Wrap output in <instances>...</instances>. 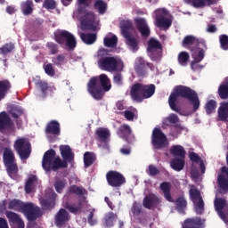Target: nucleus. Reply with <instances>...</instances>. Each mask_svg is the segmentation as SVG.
<instances>
[{
  "label": "nucleus",
  "mask_w": 228,
  "mask_h": 228,
  "mask_svg": "<svg viewBox=\"0 0 228 228\" xmlns=\"http://www.w3.org/2000/svg\"><path fill=\"white\" fill-rule=\"evenodd\" d=\"M179 97L187 99L191 102L193 106L192 111H197L200 107V101L199 100L197 92L186 86H176L169 95L168 104L172 111H175V113H179V115H182L181 107L177 106V98Z\"/></svg>",
  "instance_id": "nucleus-1"
},
{
  "label": "nucleus",
  "mask_w": 228,
  "mask_h": 228,
  "mask_svg": "<svg viewBox=\"0 0 228 228\" xmlns=\"http://www.w3.org/2000/svg\"><path fill=\"white\" fill-rule=\"evenodd\" d=\"M92 0H77V12L79 17L80 27L83 31H97V14L94 11L88 10L90 8V2Z\"/></svg>",
  "instance_id": "nucleus-2"
},
{
  "label": "nucleus",
  "mask_w": 228,
  "mask_h": 228,
  "mask_svg": "<svg viewBox=\"0 0 228 228\" xmlns=\"http://www.w3.org/2000/svg\"><path fill=\"white\" fill-rule=\"evenodd\" d=\"M86 89L94 101H102L104 94L111 90V80L106 74L93 77L87 82Z\"/></svg>",
  "instance_id": "nucleus-3"
},
{
  "label": "nucleus",
  "mask_w": 228,
  "mask_h": 228,
  "mask_svg": "<svg viewBox=\"0 0 228 228\" xmlns=\"http://www.w3.org/2000/svg\"><path fill=\"white\" fill-rule=\"evenodd\" d=\"M42 167L45 172H58L61 168H68L69 163L61 160L60 157H56V151L50 149L45 152L42 160Z\"/></svg>",
  "instance_id": "nucleus-4"
},
{
  "label": "nucleus",
  "mask_w": 228,
  "mask_h": 228,
  "mask_svg": "<svg viewBox=\"0 0 228 228\" xmlns=\"http://www.w3.org/2000/svg\"><path fill=\"white\" fill-rule=\"evenodd\" d=\"M199 44H200L199 38L192 35L186 36L182 42L183 47H185L191 52V56L193 59V61L191 62V67H193V65H197V63H200V61L204 60V56L206 54V50L202 48L200 49Z\"/></svg>",
  "instance_id": "nucleus-5"
},
{
  "label": "nucleus",
  "mask_w": 228,
  "mask_h": 228,
  "mask_svg": "<svg viewBox=\"0 0 228 228\" xmlns=\"http://www.w3.org/2000/svg\"><path fill=\"white\" fill-rule=\"evenodd\" d=\"M154 94H156V86L154 84L136 83L132 86L130 90V97L135 102H143L144 99H151Z\"/></svg>",
  "instance_id": "nucleus-6"
},
{
  "label": "nucleus",
  "mask_w": 228,
  "mask_h": 228,
  "mask_svg": "<svg viewBox=\"0 0 228 228\" xmlns=\"http://www.w3.org/2000/svg\"><path fill=\"white\" fill-rule=\"evenodd\" d=\"M159 188L164 193L166 200H167V202H175L176 211H178V213H184V209L188 207L186 198H184V196H179L175 200H174V198H172V194L170 193L171 184L168 182L160 183Z\"/></svg>",
  "instance_id": "nucleus-7"
},
{
  "label": "nucleus",
  "mask_w": 228,
  "mask_h": 228,
  "mask_svg": "<svg viewBox=\"0 0 228 228\" xmlns=\"http://www.w3.org/2000/svg\"><path fill=\"white\" fill-rule=\"evenodd\" d=\"M54 40L55 42H57V44H60L61 45L66 44V46L68 47V49H69V51L76 49V45H77L74 35L67 30H61L57 33H54Z\"/></svg>",
  "instance_id": "nucleus-8"
},
{
  "label": "nucleus",
  "mask_w": 228,
  "mask_h": 228,
  "mask_svg": "<svg viewBox=\"0 0 228 228\" xmlns=\"http://www.w3.org/2000/svg\"><path fill=\"white\" fill-rule=\"evenodd\" d=\"M151 145L156 151L167 149L168 139L161 128L155 127L151 134Z\"/></svg>",
  "instance_id": "nucleus-9"
},
{
  "label": "nucleus",
  "mask_w": 228,
  "mask_h": 228,
  "mask_svg": "<svg viewBox=\"0 0 228 228\" xmlns=\"http://www.w3.org/2000/svg\"><path fill=\"white\" fill-rule=\"evenodd\" d=\"M14 149L22 161L28 159L29 156H31V143L24 137L15 141Z\"/></svg>",
  "instance_id": "nucleus-10"
},
{
  "label": "nucleus",
  "mask_w": 228,
  "mask_h": 228,
  "mask_svg": "<svg viewBox=\"0 0 228 228\" xmlns=\"http://www.w3.org/2000/svg\"><path fill=\"white\" fill-rule=\"evenodd\" d=\"M161 49H163V46L156 38L151 37L148 41L147 52L149 53V56L152 61H158L161 59Z\"/></svg>",
  "instance_id": "nucleus-11"
},
{
  "label": "nucleus",
  "mask_w": 228,
  "mask_h": 228,
  "mask_svg": "<svg viewBox=\"0 0 228 228\" xmlns=\"http://www.w3.org/2000/svg\"><path fill=\"white\" fill-rule=\"evenodd\" d=\"M106 179L109 186L112 188H120L122 184H126V177L118 171L110 170L107 172Z\"/></svg>",
  "instance_id": "nucleus-12"
},
{
  "label": "nucleus",
  "mask_w": 228,
  "mask_h": 228,
  "mask_svg": "<svg viewBox=\"0 0 228 228\" xmlns=\"http://www.w3.org/2000/svg\"><path fill=\"white\" fill-rule=\"evenodd\" d=\"M98 67L107 72H117L118 70V61L115 57H102L98 60Z\"/></svg>",
  "instance_id": "nucleus-13"
},
{
  "label": "nucleus",
  "mask_w": 228,
  "mask_h": 228,
  "mask_svg": "<svg viewBox=\"0 0 228 228\" xmlns=\"http://www.w3.org/2000/svg\"><path fill=\"white\" fill-rule=\"evenodd\" d=\"M155 20L157 28L168 29L172 26V20L168 18V11L167 9H158L156 11Z\"/></svg>",
  "instance_id": "nucleus-14"
},
{
  "label": "nucleus",
  "mask_w": 228,
  "mask_h": 228,
  "mask_svg": "<svg viewBox=\"0 0 228 228\" xmlns=\"http://www.w3.org/2000/svg\"><path fill=\"white\" fill-rule=\"evenodd\" d=\"M215 209L218 216L224 222L228 224V204L227 200L224 198H217L214 202Z\"/></svg>",
  "instance_id": "nucleus-15"
},
{
  "label": "nucleus",
  "mask_w": 228,
  "mask_h": 228,
  "mask_svg": "<svg viewBox=\"0 0 228 228\" xmlns=\"http://www.w3.org/2000/svg\"><path fill=\"white\" fill-rule=\"evenodd\" d=\"M28 222H35V220L42 216V209L39 207L35 206L33 203H26L23 210Z\"/></svg>",
  "instance_id": "nucleus-16"
},
{
  "label": "nucleus",
  "mask_w": 228,
  "mask_h": 228,
  "mask_svg": "<svg viewBox=\"0 0 228 228\" xmlns=\"http://www.w3.org/2000/svg\"><path fill=\"white\" fill-rule=\"evenodd\" d=\"M161 204V199L156 196V194H149L142 200V206L145 209H153L158 208Z\"/></svg>",
  "instance_id": "nucleus-17"
},
{
  "label": "nucleus",
  "mask_w": 228,
  "mask_h": 228,
  "mask_svg": "<svg viewBox=\"0 0 228 228\" xmlns=\"http://www.w3.org/2000/svg\"><path fill=\"white\" fill-rule=\"evenodd\" d=\"M205 222L206 220L199 216L187 218L182 224V228H204Z\"/></svg>",
  "instance_id": "nucleus-18"
},
{
  "label": "nucleus",
  "mask_w": 228,
  "mask_h": 228,
  "mask_svg": "<svg viewBox=\"0 0 228 228\" xmlns=\"http://www.w3.org/2000/svg\"><path fill=\"white\" fill-rule=\"evenodd\" d=\"M221 173L217 176L218 186L223 191H228V167H223Z\"/></svg>",
  "instance_id": "nucleus-19"
},
{
  "label": "nucleus",
  "mask_w": 228,
  "mask_h": 228,
  "mask_svg": "<svg viewBox=\"0 0 228 228\" xmlns=\"http://www.w3.org/2000/svg\"><path fill=\"white\" fill-rule=\"evenodd\" d=\"M147 67H151V63L145 61L142 57L136 59L134 70L137 76H145V74H147Z\"/></svg>",
  "instance_id": "nucleus-20"
},
{
  "label": "nucleus",
  "mask_w": 228,
  "mask_h": 228,
  "mask_svg": "<svg viewBox=\"0 0 228 228\" xmlns=\"http://www.w3.org/2000/svg\"><path fill=\"white\" fill-rule=\"evenodd\" d=\"M69 220V212L65 208H61L55 216V224L57 227H63Z\"/></svg>",
  "instance_id": "nucleus-21"
},
{
  "label": "nucleus",
  "mask_w": 228,
  "mask_h": 228,
  "mask_svg": "<svg viewBox=\"0 0 228 228\" xmlns=\"http://www.w3.org/2000/svg\"><path fill=\"white\" fill-rule=\"evenodd\" d=\"M61 156L66 163H70L74 161V152L72 148L69 145H61L60 146Z\"/></svg>",
  "instance_id": "nucleus-22"
},
{
  "label": "nucleus",
  "mask_w": 228,
  "mask_h": 228,
  "mask_svg": "<svg viewBox=\"0 0 228 228\" xmlns=\"http://www.w3.org/2000/svg\"><path fill=\"white\" fill-rule=\"evenodd\" d=\"M61 133V128L60 127V123L56 120H51L45 127L46 134H53L54 136H60Z\"/></svg>",
  "instance_id": "nucleus-23"
},
{
  "label": "nucleus",
  "mask_w": 228,
  "mask_h": 228,
  "mask_svg": "<svg viewBox=\"0 0 228 228\" xmlns=\"http://www.w3.org/2000/svg\"><path fill=\"white\" fill-rule=\"evenodd\" d=\"M64 208L72 215H79L83 211V201L79 200L77 203L66 202Z\"/></svg>",
  "instance_id": "nucleus-24"
},
{
  "label": "nucleus",
  "mask_w": 228,
  "mask_h": 228,
  "mask_svg": "<svg viewBox=\"0 0 228 228\" xmlns=\"http://www.w3.org/2000/svg\"><path fill=\"white\" fill-rule=\"evenodd\" d=\"M12 90V82L8 79L0 80V102L8 95Z\"/></svg>",
  "instance_id": "nucleus-25"
},
{
  "label": "nucleus",
  "mask_w": 228,
  "mask_h": 228,
  "mask_svg": "<svg viewBox=\"0 0 228 228\" xmlns=\"http://www.w3.org/2000/svg\"><path fill=\"white\" fill-rule=\"evenodd\" d=\"M56 197H58V194L53 192L51 194V198L49 199H43L40 200V204L44 209H46L48 211H51L53 208L56 205Z\"/></svg>",
  "instance_id": "nucleus-26"
},
{
  "label": "nucleus",
  "mask_w": 228,
  "mask_h": 228,
  "mask_svg": "<svg viewBox=\"0 0 228 228\" xmlns=\"http://www.w3.org/2000/svg\"><path fill=\"white\" fill-rule=\"evenodd\" d=\"M94 12H97L99 15H104L108 12V3L104 0H95L93 4Z\"/></svg>",
  "instance_id": "nucleus-27"
},
{
  "label": "nucleus",
  "mask_w": 228,
  "mask_h": 228,
  "mask_svg": "<svg viewBox=\"0 0 228 228\" xmlns=\"http://www.w3.org/2000/svg\"><path fill=\"white\" fill-rule=\"evenodd\" d=\"M24 208H26V203L22 202L20 200H12L8 204V209L18 211L19 213H23Z\"/></svg>",
  "instance_id": "nucleus-28"
},
{
  "label": "nucleus",
  "mask_w": 228,
  "mask_h": 228,
  "mask_svg": "<svg viewBox=\"0 0 228 228\" xmlns=\"http://www.w3.org/2000/svg\"><path fill=\"white\" fill-rule=\"evenodd\" d=\"M12 126V118L6 112L0 113V132L8 129Z\"/></svg>",
  "instance_id": "nucleus-29"
},
{
  "label": "nucleus",
  "mask_w": 228,
  "mask_h": 228,
  "mask_svg": "<svg viewBox=\"0 0 228 228\" xmlns=\"http://www.w3.org/2000/svg\"><path fill=\"white\" fill-rule=\"evenodd\" d=\"M189 3L194 8H204V6H212V4H216L218 0H189Z\"/></svg>",
  "instance_id": "nucleus-30"
},
{
  "label": "nucleus",
  "mask_w": 228,
  "mask_h": 228,
  "mask_svg": "<svg viewBox=\"0 0 228 228\" xmlns=\"http://www.w3.org/2000/svg\"><path fill=\"white\" fill-rule=\"evenodd\" d=\"M34 7L35 4H33V0H26L20 3V10L23 15H31V13H33Z\"/></svg>",
  "instance_id": "nucleus-31"
},
{
  "label": "nucleus",
  "mask_w": 228,
  "mask_h": 228,
  "mask_svg": "<svg viewBox=\"0 0 228 228\" xmlns=\"http://www.w3.org/2000/svg\"><path fill=\"white\" fill-rule=\"evenodd\" d=\"M80 38L84 44H86L87 45H92L93 44H95L97 42V34L95 33H81Z\"/></svg>",
  "instance_id": "nucleus-32"
},
{
  "label": "nucleus",
  "mask_w": 228,
  "mask_h": 228,
  "mask_svg": "<svg viewBox=\"0 0 228 228\" xmlns=\"http://www.w3.org/2000/svg\"><path fill=\"white\" fill-rule=\"evenodd\" d=\"M218 118L222 122H227L228 118V102L221 103L218 108Z\"/></svg>",
  "instance_id": "nucleus-33"
},
{
  "label": "nucleus",
  "mask_w": 228,
  "mask_h": 228,
  "mask_svg": "<svg viewBox=\"0 0 228 228\" xmlns=\"http://www.w3.org/2000/svg\"><path fill=\"white\" fill-rule=\"evenodd\" d=\"M95 159H97V157H95V153L92 151H86L84 153V167L89 168V167H92L94 163H95Z\"/></svg>",
  "instance_id": "nucleus-34"
},
{
  "label": "nucleus",
  "mask_w": 228,
  "mask_h": 228,
  "mask_svg": "<svg viewBox=\"0 0 228 228\" xmlns=\"http://www.w3.org/2000/svg\"><path fill=\"white\" fill-rule=\"evenodd\" d=\"M184 158H174L170 162V166L173 170L181 172L184 168Z\"/></svg>",
  "instance_id": "nucleus-35"
},
{
  "label": "nucleus",
  "mask_w": 228,
  "mask_h": 228,
  "mask_svg": "<svg viewBox=\"0 0 228 228\" xmlns=\"http://www.w3.org/2000/svg\"><path fill=\"white\" fill-rule=\"evenodd\" d=\"M170 154L172 156H176L177 158H185L186 157V151L181 145H173L170 149Z\"/></svg>",
  "instance_id": "nucleus-36"
},
{
  "label": "nucleus",
  "mask_w": 228,
  "mask_h": 228,
  "mask_svg": "<svg viewBox=\"0 0 228 228\" xmlns=\"http://www.w3.org/2000/svg\"><path fill=\"white\" fill-rule=\"evenodd\" d=\"M189 195L191 200L195 204L197 200H200L202 199V195L200 194V191L196 188L195 185H191L190 190H189Z\"/></svg>",
  "instance_id": "nucleus-37"
},
{
  "label": "nucleus",
  "mask_w": 228,
  "mask_h": 228,
  "mask_svg": "<svg viewBox=\"0 0 228 228\" xmlns=\"http://www.w3.org/2000/svg\"><path fill=\"white\" fill-rule=\"evenodd\" d=\"M118 44V37H117L115 35H112L111 37H105L103 38V45L105 47H110L111 49H115Z\"/></svg>",
  "instance_id": "nucleus-38"
},
{
  "label": "nucleus",
  "mask_w": 228,
  "mask_h": 228,
  "mask_svg": "<svg viewBox=\"0 0 228 228\" xmlns=\"http://www.w3.org/2000/svg\"><path fill=\"white\" fill-rule=\"evenodd\" d=\"M96 134L100 142H108V138L110 136V130L108 128L99 127L96 130Z\"/></svg>",
  "instance_id": "nucleus-39"
},
{
  "label": "nucleus",
  "mask_w": 228,
  "mask_h": 228,
  "mask_svg": "<svg viewBox=\"0 0 228 228\" xmlns=\"http://www.w3.org/2000/svg\"><path fill=\"white\" fill-rule=\"evenodd\" d=\"M118 218V216H117V214L113 212H109L108 214H106L104 217L106 227H113Z\"/></svg>",
  "instance_id": "nucleus-40"
},
{
  "label": "nucleus",
  "mask_w": 228,
  "mask_h": 228,
  "mask_svg": "<svg viewBox=\"0 0 228 228\" xmlns=\"http://www.w3.org/2000/svg\"><path fill=\"white\" fill-rule=\"evenodd\" d=\"M5 216H7L9 223L12 225H15L22 222V219L20 218V216L15 212L6 211Z\"/></svg>",
  "instance_id": "nucleus-41"
},
{
  "label": "nucleus",
  "mask_w": 228,
  "mask_h": 228,
  "mask_svg": "<svg viewBox=\"0 0 228 228\" xmlns=\"http://www.w3.org/2000/svg\"><path fill=\"white\" fill-rule=\"evenodd\" d=\"M132 133L131 126L129 125H122L118 129V134L121 136L122 138H127Z\"/></svg>",
  "instance_id": "nucleus-42"
},
{
  "label": "nucleus",
  "mask_w": 228,
  "mask_h": 228,
  "mask_svg": "<svg viewBox=\"0 0 228 228\" xmlns=\"http://www.w3.org/2000/svg\"><path fill=\"white\" fill-rule=\"evenodd\" d=\"M8 175L12 177V175H15L19 172V167L16 162H11L8 164H4Z\"/></svg>",
  "instance_id": "nucleus-43"
},
{
  "label": "nucleus",
  "mask_w": 228,
  "mask_h": 228,
  "mask_svg": "<svg viewBox=\"0 0 228 228\" xmlns=\"http://www.w3.org/2000/svg\"><path fill=\"white\" fill-rule=\"evenodd\" d=\"M86 192V190H85V188H83L82 186L70 185L69 188V193H73L74 195H77V197L85 195Z\"/></svg>",
  "instance_id": "nucleus-44"
},
{
  "label": "nucleus",
  "mask_w": 228,
  "mask_h": 228,
  "mask_svg": "<svg viewBox=\"0 0 228 228\" xmlns=\"http://www.w3.org/2000/svg\"><path fill=\"white\" fill-rule=\"evenodd\" d=\"M36 86L39 88L43 94V97L47 96V91L49 90V84L44 80H37L36 82Z\"/></svg>",
  "instance_id": "nucleus-45"
},
{
  "label": "nucleus",
  "mask_w": 228,
  "mask_h": 228,
  "mask_svg": "<svg viewBox=\"0 0 228 228\" xmlns=\"http://www.w3.org/2000/svg\"><path fill=\"white\" fill-rule=\"evenodd\" d=\"M189 60L190 54L187 52H181L178 54V63L182 65V67H186L188 65Z\"/></svg>",
  "instance_id": "nucleus-46"
},
{
  "label": "nucleus",
  "mask_w": 228,
  "mask_h": 228,
  "mask_svg": "<svg viewBox=\"0 0 228 228\" xmlns=\"http://www.w3.org/2000/svg\"><path fill=\"white\" fill-rule=\"evenodd\" d=\"M4 165L8 163H15V154H13L12 150H6L4 152Z\"/></svg>",
  "instance_id": "nucleus-47"
},
{
  "label": "nucleus",
  "mask_w": 228,
  "mask_h": 228,
  "mask_svg": "<svg viewBox=\"0 0 228 228\" xmlns=\"http://www.w3.org/2000/svg\"><path fill=\"white\" fill-rule=\"evenodd\" d=\"M218 94L220 99H228V81L225 84L219 86Z\"/></svg>",
  "instance_id": "nucleus-48"
},
{
  "label": "nucleus",
  "mask_w": 228,
  "mask_h": 228,
  "mask_svg": "<svg viewBox=\"0 0 228 228\" xmlns=\"http://www.w3.org/2000/svg\"><path fill=\"white\" fill-rule=\"evenodd\" d=\"M216 110V102L215 100H209L207 102L205 105V110L207 115H211V113H215Z\"/></svg>",
  "instance_id": "nucleus-49"
},
{
  "label": "nucleus",
  "mask_w": 228,
  "mask_h": 228,
  "mask_svg": "<svg viewBox=\"0 0 228 228\" xmlns=\"http://www.w3.org/2000/svg\"><path fill=\"white\" fill-rule=\"evenodd\" d=\"M132 28H133V23H131V21H124L121 24V33L123 37H127L128 35H131L129 31H131Z\"/></svg>",
  "instance_id": "nucleus-50"
},
{
  "label": "nucleus",
  "mask_w": 228,
  "mask_h": 228,
  "mask_svg": "<svg viewBox=\"0 0 228 228\" xmlns=\"http://www.w3.org/2000/svg\"><path fill=\"white\" fill-rule=\"evenodd\" d=\"M124 37L126 40V45H129L131 49H136V47H138V41L131 34H129L128 36H125Z\"/></svg>",
  "instance_id": "nucleus-51"
},
{
  "label": "nucleus",
  "mask_w": 228,
  "mask_h": 228,
  "mask_svg": "<svg viewBox=\"0 0 228 228\" xmlns=\"http://www.w3.org/2000/svg\"><path fill=\"white\" fill-rule=\"evenodd\" d=\"M65 186H67V181L65 180H57L54 183V188L57 193H62Z\"/></svg>",
  "instance_id": "nucleus-52"
},
{
  "label": "nucleus",
  "mask_w": 228,
  "mask_h": 228,
  "mask_svg": "<svg viewBox=\"0 0 228 228\" xmlns=\"http://www.w3.org/2000/svg\"><path fill=\"white\" fill-rule=\"evenodd\" d=\"M194 209L197 215H202L204 213V200H198V201L194 203Z\"/></svg>",
  "instance_id": "nucleus-53"
},
{
  "label": "nucleus",
  "mask_w": 228,
  "mask_h": 228,
  "mask_svg": "<svg viewBox=\"0 0 228 228\" xmlns=\"http://www.w3.org/2000/svg\"><path fill=\"white\" fill-rule=\"evenodd\" d=\"M220 47L224 51H228V36L223 34L219 36Z\"/></svg>",
  "instance_id": "nucleus-54"
},
{
  "label": "nucleus",
  "mask_w": 228,
  "mask_h": 228,
  "mask_svg": "<svg viewBox=\"0 0 228 228\" xmlns=\"http://www.w3.org/2000/svg\"><path fill=\"white\" fill-rule=\"evenodd\" d=\"M46 47L51 54H57L60 52V47L53 42L46 43Z\"/></svg>",
  "instance_id": "nucleus-55"
},
{
  "label": "nucleus",
  "mask_w": 228,
  "mask_h": 228,
  "mask_svg": "<svg viewBox=\"0 0 228 228\" xmlns=\"http://www.w3.org/2000/svg\"><path fill=\"white\" fill-rule=\"evenodd\" d=\"M43 8H45V10H56V1L45 0L43 3Z\"/></svg>",
  "instance_id": "nucleus-56"
},
{
  "label": "nucleus",
  "mask_w": 228,
  "mask_h": 228,
  "mask_svg": "<svg viewBox=\"0 0 228 228\" xmlns=\"http://www.w3.org/2000/svg\"><path fill=\"white\" fill-rule=\"evenodd\" d=\"M22 113V109L17 106L12 107V109L10 110V115L12 117V118H19Z\"/></svg>",
  "instance_id": "nucleus-57"
},
{
  "label": "nucleus",
  "mask_w": 228,
  "mask_h": 228,
  "mask_svg": "<svg viewBox=\"0 0 228 228\" xmlns=\"http://www.w3.org/2000/svg\"><path fill=\"white\" fill-rule=\"evenodd\" d=\"M113 83L118 86H122L124 85V76L121 73H115L113 76Z\"/></svg>",
  "instance_id": "nucleus-58"
},
{
  "label": "nucleus",
  "mask_w": 228,
  "mask_h": 228,
  "mask_svg": "<svg viewBox=\"0 0 228 228\" xmlns=\"http://www.w3.org/2000/svg\"><path fill=\"white\" fill-rule=\"evenodd\" d=\"M15 49V45L12 43L5 44L2 48H0V52L2 54H8V53H12Z\"/></svg>",
  "instance_id": "nucleus-59"
},
{
  "label": "nucleus",
  "mask_w": 228,
  "mask_h": 228,
  "mask_svg": "<svg viewBox=\"0 0 228 228\" xmlns=\"http://www.w3.org/2000/svg\"><path fill=\"white\" fill-rule=\"evenodd\" d=\"M44 70L47 76H50V77H53L54 74H56V71H54V68L53 67L52 63L44 65Z\"/></svg>",
  "instance_id": "nucleus-60"
},
{
  "label": "nucleus",
  "mask_w": 228,
  "mask_h": 228,
  "mask_svg": "<svg viewBox=\"0 0 228 228\" xmlns=\"http://www.w3.org/2000/svg\"><path fill=\"white\" fill-rule=\"evenodd\" d=\"M52 61H53V63H54V65H57V67H60L65 61V54L61 53V54L57 55V57H53L52 59Z\"/></svg>",
  "instance_id": "nucleus-61"
},
{
  "label": "nucleus",
  "mask_w": 228,
  "mask_h": 228,
  "mask_svg": "<svg viewBox=\"0 0 228 228\" xmlns=\"http://www.w3.org/2000/svg\"><path fill=\"white\" fill-rule=\"evenodd\" d=\"M131 211L134 216H140V215L142 214V205L138 203H134L131 208Z\"/></svg>",
  "instance_id": "nucleus-62"
},
{
  "label": "nucleus",
  "mask_w": 228,
  "mask_h": 228,
  "mask_svg": "<svg viewBox=\"0 0 228 228\" xmlns=\"http://www.w3.org/2000/svg\"><path fill=\"white\" fill-rule=\"evenodd\" d=\"M135 26L137 30L142 29V28H145L147 25V20H145V18H136L134 20Z\"/></svg>",
  "instance_id": "nucleus-63"
},
{
  "label": "nucleus",
  "mask_w": 228,
  "mask_h": 228,
  "mask_svg": "<svg viewBox=\"0 0 228 228\" xmlns=\"http://www.w3.org/2000/svg\"><path fill=\"white\" fill-rule=\"evenodd\" d=\"M138 31L139 33H141L143 38H147V37H151V28H149V25H146V27L139 28Z\"/></svg>",
  "instance_id": "nucleus-64"
}]
</instances>
